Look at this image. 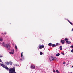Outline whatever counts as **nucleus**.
Returning a JSON list of instances; mask_svg holds the SVG:
<instances>
[{"label": "nucleus", "mask_w": 73, "mask_h": 73, "mask_svg": "<svg viewBox=\"0 0 73 73\" xmlns=\"http://www.w3.org/2000/svg\"><path fill=\"white\" fill-rule=\"evenodd\" d=\"M3 46H4L5 47H6V48H7V49H8V50H9V49H10V45L9 44H5L4 42H3Z\"/></svg>", "instance_id": "1"}, {"label": "nucleus", "mask_w": 73, "mask_h": 73, "mask_svg": "<svg viewBox=\"0 0 73 73\" xmlns=\"http://www.w3.org/2000/svg\"><path fill=\"white\" fill-rule=\"evenodd\" d=\"M8 70H9V73H14V72H15V69L13 68H11L10 69Z\"/></svg>", "instance_id": "2"}, {"label": "nucleus", "mask_w": 73, "mask_h": 73, "mask_svg": "<svg viewBox=\"0 0 73 73\" xmlns=\"http://www.w3.org/2000/svg\"><path fill=\"white\" fill-rule=\"evenodd\" d=\"M57 58L55 57H52L51 56L50 57L49 60L50 61H53V60H56Z\"/></svg>", "instance_id": "3"}, {"label": "nucleus", "mask_w": 73, "mask_h": 73, "mask_svg": "<svg viewBox=\"0 0 73 73\" xmlns=\"http://www.w3.org/2000/svg\"><path fill=\"white\" fill-rule=\"evenodd\" d=\"M1 66H2L4 68H5V69H9L6 66L3 64H1Z\"/></svg>", "instance_id": "4"}, {"label": "nucleus", "mask_w": 73, "mask_h": 73, "mask_svg": "<svg viewBox=\"0 0 73 73\" xmlns=\"http://www.w3.org/2000/svg\"><path fill=\"white\" fill-rule=\"evenodd\" d=\"M42 48H44V45H40L39 46V49H41Z\"/></svg>", "instance_id": "5"}, {"label": "nucleus", "mask_w": 73, "mask_h": 73, "mask_svg": "<svg viewBox=\"0 0 73 73\" xmlns=\"http://www.w3.org/2000/svg\"><path fill=\"white\" fill-rule=\"evenodd\" d=\"M35 65L33 64H32L31 66V69H34L35 68Z\"/></svg>", "instance_id": "6"}, {"label": "nucleus", "mask_w": 73, "mask_h": 73, "mask_svg": "<svg viewBox=\"0 0 73 73\" xmlns=\"http://www.w3.org/2000/svg\"><path fill=\"white\" fill-rule=\"evenodd\" d=\"M9 53L11 54H14V50H12V52H9Z\"/></svg>", "instance_id": "7"}, {"label": "nucleus", "mask_w": 73, "mask_h": 73, "mask_svg": "<svg viewBox=\"0 0 73 73\" xmlns=\"http://www.w3.org/2000/svg\"><path fill=\"white\" fill-rule=\"evenodd\" d=\"M61 43L62 44H64L65 43V41L64 40H62L61 41Z\"/></svg>", "instance_id": "8"}, {"label": "nucleus", "mask_w": 73, "mask_h": 73, "mask_svg": "<svg viewBox=\"0 0 73 73\" xmlns=\"http://www.w3.org/2000/svg\"><path fill=\"white\" fill-rule=\"evenodd\" d=\"M66 44H71V42L70 41H68L67 42H66Z\"/></svg>", "instance_id": "9"}, {"label": "nucleus", "mask_w": 73, "mask_h": 73, "mask_svg": "<svg viewBox=\"0 0 73 73\" xmlns=\"http://www.w3.org/2000/svg\"><path fill=\"white\" fill-rule=\"evenodd\" d=\"M55 46H56V45L54 44H52V46L53 47V48H54L55 47Z\"/></svg>", "instance_id": "10"}, {"label": "nucleus", "mask_w": 73, "mask_h": 73, "mask_svg": "<svg viewBox=\"0 0 73 73\" xmlns=\"http://www.w3.org/2000/svg\"><path fill=\"white\" fill-rule=\"evenodd\" d=\"M65 41H66V42H67L68 41V38H66L65 39Z\"/></svg>", "instance_id": "11"}, {"label": "nucleus", "mask_w": 73, "mask_h": 73, "mask_svg": "<svg viewBox=\"0 0 73 73\" xmlns=\"http://www.w3.org/2000/svg\"><path fill=\"white\" fill-rule=\"evenodd\" d=\"M56 46H59V45H60V44L58 43H57L56 44Z\"/></svg>", "instance_id": "12"}, {"label": "nucleus", "mask_w": 73, "mask_h": 73, "mask_svg": "<svg viewBox=\"0 0 73 73\" xmlns=\"http://www.w3.org/2000/svg\"><path fill=\"white\" fill-rule=\"evenodd\" d=\"M5 63L7 65H9V62H5Z\"/></svg>", "instance_id": "13"}, {"label": "nucleus", "mask_w": 73, "mask_h": 73, "mask_svg": "<svg viewBox=\"0 0 73 73\" xmlns=\"http://www.w3.org/2000/svg\"><path fill=\"white\" fill-rule=\"evenodd\" d=\"M68 21L69 23L71 24V25H73V23H71V22H70V21H69V20H68Z\"/></svg>", "instance_id": "14"}, {"label": "nucleus", "mask_w": 73, "mask_h": 73, "mask_svg": "<svg viewBox=\"0 0 73 73\" xmlns=\"http://www.w3.org/2000/svg\"><path fill=\"white\" fill-rule=\"evenodd\" d=\"M9 63L10 65H12V62L11 61H10L9 62Z\"/></svg>", "instance_id": "15"}, {"label": "nucleus", "mask_w": 73, "mask_h": 73, "mask_svg": "<svg viewBox=\"0 0 73 73\" xmlns=\"http://www.w3.org/2000/svg\"><path fill=\"white\" fill-rule=\"evenodd\" d=\"M52 44L51 43H49L48 44V45L49 46H52Z\"/></svg>", "instance_id": "16"}, {"label": "nucleus", "mask_w": 73, "mask_h": 73, "mask_svg": "<svg viewBox=\"0 0 73 73\" xmlns=\"http://www.w3.org/2000/svg\"><path fill=\"white\" fill-rule=\"evenodd\" d=\"M59 48H60V50H62V46H60V47Z\"/></svg>", "instance_id": "17"}, {"label": "nucleus", "mask_w": 73, "mask_h": 73, "mask_svg": "<svg viewBox=\"0 0 73 73\" xmlns=\"http://www.w3.org/2000/svg\"><path fill=\"white\" fill-rule=\"evenodd\" d=\"M60 53H57L56 54V56H57V57H58V56H60Z\"/></svg>", "instance_id": "18"}, {"label": "nucleus", "mask_w": 73, "mask_h": 73, "mask_svg": "<svg viewBox=\"0 0 73 73\" xmlns=\"http://www.w3.org/2000/svg\"><path fill=\"white\" fill-rule=\"evenodd\" d=\"M15 49H17V46H16V45L15 46Z\"/></svg>", "instance_id": "19"}, {"label": "nucleus", "mask_w": 73, "mask_h": 73, "mask_svg": "<svg viewBox=\"0 0 73 73\" xmlns=\"http://www.w3.org/2000/svg\"><path fill=\"white\" fill-rule=\"evenodd\" d=\"M40 55H42V54H43V53L42 52H40Z\"/></svg>", "instance_id": "20"}, {"label": "nucleus", "mask_w": 73, "mask_h": 73, "mask_svg": "<svg viewBox=\"0 0 73 73\" xmlns=\"http://www.w3.org/2000/svg\"><path fill=\"white\" fill-rule=\"evenodd\" d=\"M3 41V38H0V41Z\"/></svg>", "instance_id": "21"}, {"label": "nucleus", "mask_w": 73, "mask_h": 73, "mask_svg": "<svg viewBox=\"0 0 73 73\" xmlns=\"http://www.w3.org/2000/svg\"><path fill=\"white\" fill-rule=\"evenodd\" d=\"M56 72H57V73H60V72H59V71H58V70H56Z\"/></svg>", "instance_id": "22"}, {"label": "nucleus", "mask_w": 73, "mask_h": 73, "mask_svg": "<svg viewBox=\"0 0 73 73\" xmlns=\"http://www.w3.org/2000/svg\"><path fill=\"white\" fill-rule=\"evenodd\" d=\"M23 52H22L21 54V57H23Z\"/></svg>", "instance_id": "23"}, {"label": "nucleus", "mask_w": 73, "mask_h": 73, "mask_svg": "<svg viewBox=\"0 0 73 73\" xmlns=\"http://www.w3.org/2000/svg\"><path fill=\"white\" fill-rule=\"evenodd\" d=\"M71 52L72 53H73V48L71 50Z\"/></svg>", "instance_id": "24"}, {"label": "nucleus", "mask_w": 73, "mask_h": 73, "mask_svg": "<svg viewBox=\"0 0 73 73\" xmlns=\"http://www.w3.org/2000/svg\"><path fill=\"white\" fill-rule=\"evenodd\" d=\"M71 48H73V45H72L70 46Z\"/></svg>", "instance_id": "25"}, {"label": "nucleus", "mask_w": 73, "mask_h": 73, "mask_svg": "<svg viewBox=\"0 0 73 73\" xmlns=\"http://www.w3.org/2000/svg\"><path fill=\"white\" fill-rule=\"evenodd\" d=\"M2 62V61L1 60V59L0 58V62Z\"/></svg>", "instance_id": "26"}, {"label": "nucleus", "mask_w": 73, "mask_h": 73, "mask_svg": "<svg viewBox=\"0 0 73 73\" xmlns=\"http://www.w3.org/2000/svg\"><path fill=\"white\" fill-rule=\"evenodd\" d=\"M63 64H65V62H64L63 63Z\"/></svg>", "instance_id": "27"}, {"label": "nucleus", "mask_w": 73, "mask_h": 73, "mask_svg": "<svg viewBox=\"0 0 73 73\" xmlns=\"http://www.w3.org/2000/svg\"><path fill=\"white\" fill-rule=\"evenodd\" d=\"M3 56L1 55H0V57H2Z\"/></svg>", "instance_id": "28"}, {"label": "nucleus", "mask_w": 73, "mask_h": 73, "mask_svg": "<svg viewBox=\"0 0 73 73\" xmlns=\"http://www.w3.org/2000/svg\"><path fill=\"white\" fill-rule=\"evenodd\" d=\"M62 54H63V55H64V53H62Z\"/></svg>", "instance_id": "29"}, {"label": "nucleus", "mask_w": 73, "mask_h": 73, "mask_svg": "<svg viewBox=\"0 0 73 73\" xmlns=\"http://www.w3.org/2000/svg\"><path fill=\"white\" fill-rule=\"evenodd\" d=\"M56 72V71L55 70H54L53 71V72Z\"/></svg>", "instance_id": "30"}, {"label": "nucleus", "mask_w": 73, "mask_h": 73, "mask_svg": "<svg viewBox=\"0 0 73 73\" xmlns=\"http://www.w3.org/2000/svg\"><path fill=\"white\" fill-rule=\"evenodd\" d=\"M14 73H16V71H15H15L14 72Z\"/></svg>", "instance_id": "31"}, {"label": "nucleus", "mask_w": 73, "mask_h": 73, "mask_svg": "<svg viewBox=\"0 0 73 73\" xmlns=\"http://www.w3.org/2000/svg\"><path fill=\"white\" fill-rule=\"evenodd\" d=\"M72 31H73V28H72Z\"/></svg>", "instance_id": "32"}, {"label": "nucleus", "mask_w": 73, "mask_h": 73, "mask_svg": "<svg viewBox=\"0 0 73 73\" xmlns=\"http://www.w3.org/2000/svg\"><path fill=\"white\" fill-rule=\"evenodd\" d=\"M13 45H14V44H13Z\"/></svg>", "instance_id": "33"}, {"label": "nucleus", "mask_w": 73, "mask_h": 73, "mask_svg": "<svg viewBox=\"0 0 73 73\" xmlns=\"http://www.w3.org/2000/svg\"><path fill=\"white\" fill-rule=\"evenodd\" d=\"M72 68H73V66H72Z\"/></svg>", "instance_id": "34"}, {"label": "nucleus", "mask_w": 73, "mask_h": 73, "mask_svg": "<svg viewBox=\"0 0 73 73\" xmlns=\"http://www.w3.org/2000/svg\"><path fill=\"white\" fill-rule=\"evenodd\" d=\"M5 34H6V33H5Z\"/></svg>", "instance_id": "35"}, {"label": "nucleus", "mask_w": 73, "mask_h": 73, "mask_svg": "<svg viewBox=\"0 0 73 73\" xmlns=\"http://www.w3.org/2000/svg\"><path fill=\"white\" fill-rule=\"evenodd\" d=\"M64 73H65L64 72Z\"/></svg>", "instance_id": "36"}]
</instances>
